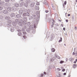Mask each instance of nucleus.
Returning <instances> with one entry per match:
<instances>
[{
	"label": "nucleus",
	"mask_w": 77,
	"mask_h": 77,
	"mask_svg": "<svg viewBox=\"0 0 77 77\" xmlns=\"http://www.w3.org/2000/svg\"><path fill=\"white\" fill-rule=\"evenodd\" d=\"M23 16L24 18L27 20V16H29L30 15V9H24L23 10Z\"/></svg>",
	"instance_id": "nucleus-1"
},
{
	"label": "nucleus",
	"mask_w": 77,
	"mask_h": 77,
	"mask_svg": "<svg viewBox=\"0 0 77 77\" xmlns=\"http://www.w3.org/2000/svg\"><path fill=\"white\" fill-rule=\"evenodd\" d=\"M31 3V1L30 0H26L25 3L24 4V6L26 8H27L29 6L28 4H29Z\"/></svg>",
	"instance_id": "nucleus-2"
},
{
	"label": "nucleus",
	"mask_w": 77,
	"mask_h": 77,
	"mask_svg": "<svg viewBox=\"0 0 77 77\" xmlns=\"http://www.w3.org/2000/svg\"><path fill=\"white\" fill-rule=\"evenodd\" d=\"M18 24V26L20 28L23 27V20H22V19L20 20V22Z\"/></svg>",
	"instance_id": "nucleus-3"
},
{
	"label": "nucleus",
	"mask_w": 77,
	"mask_h": 77,
	"mask_svg": "<svg viewBox=\"0 0 77 77\" xmlns=\"http://www.w3.org/2000/svg\"><path fill=\"white\" fill-rule=\"evenodd\" d=\"M36 27V23H35L33 25L30 26L29 27V29H31V30H33V29H35Z\"/></svg>",
	"instance_id": "nucleus-4"
},
{
	"label": "nucleus",
	"mask_w": 77,
	"mask_h": 77,
	"mask_svg": "<svg viewBox=\"0 0 77 77\" xmlns=\"http://www.w3.org/2000/svg\"><path fill=\"white\" fill-rule=\"evenodd\" d=\"M31 25V23L30 22H28L26 24V25L25 26V28L27 29V28L28 27H30Z\"/></svg>",
	"instance_id": "nucleus-5"
},
{
	"label": "nucleus",
	"mask_w": 77,
	"mask_h": 77,
	"mask_svg": "<svg viewBox=\"0 0 77 77\" xmlns=\"http://www.w3.org/2000/svg\"><path fill=\"white\" fill-rule=\"evenodd\" d=\"M15 16V13H11L10 17H11V18H14Z\"/></svg>",
	"instance_id": "nucleus-6"
},
{
	"label": "nucleus",
	"mask_w": 77,
	"mask_h": 77,
	"mask_svg": "<svg viewBox=\"0 0 77 77\" xmlns=\"http://www.w3.org/2000/svg\"><path fill=\"white\" fill-rule=\"evenodd\" d=\"M35 6V3L34 2H32L30 4V6L31 7V8H33Z\"/></svg>",
	"instance_id": "nucleus-7"
},
{
	"label": "nucleus",
	"mask_w": 77,
	"mask_h": 77,
	"mask_svg": "<svg viewBox=\"0 0 77 77\" xmlns=\"http://www.w3.org/2000/svg\"><path fill=\"white\" fill-rule=\"evenodd\" d=\"M19 13L20 14H23V10L22 9H20L19 11Z\"/></svg>",
	"instance_id": "nucleus-8"
},
{
	"label": "nucleus",
	"mask_w": 77,
	"mask_h": 77,
	"mask_svg": "<svg viewBox=\"0 0 77 77\" xmlns=\"http://www.w3.org/2000/svg\"><path fill=\"white\" fill-rule=\"evenodd\" d=\"M11 9L12 11H14V12H15V11H16L17 10V8L15 7H12L11 8Z\"/></svg>",
	"instance_id": "nucleus-9"
},
{
	"label": "nucleus",
	"mask_w": 77,
	"mask_h": 77,
	"mask_svg": "<svg viewBox=\"0 0 77 77\" xmlns=\"http://www.w3.org/2000/svg\"><path fill=\"white\" fill-rule=\"evenodd\" d=\"M16 17L17 18H20L21 17V15L20 14H17L16 15Z\"/></svg>",
	"instance_id": "nucleus-10"
},
{
	"label": "nucleus",
	"mask_w": 77,
	"mask_h": 77,
	"mask_svg": "<svg viewBox=\"0 0 77 77\" xmlns=\"http://www.w3.org/2000/svg\"><path fill=\"white\" fill-rule=\"evenodd\" d=\"M14 6L16 8H18L19 7V4L18 3H15L14 4Z\"/></svg>",
	"instance_id": "nucleus-11"
},
{
	"label": "nucleus",
	"mask_w": 77,
	"mask_h": 77,
	"mask_svg": "<svg viewBox=\"0 0 77 77\" xmlns=\"http://www.w3.org/2000/svg\"><path fill=\"white\" fill-rule=\"evenodd\" d=\"M3 13L4 14H7L8 13V11L7 10H5L3 11Z\"/></svg>",
	"instance_id": "nucleus-12"
},
{
	"label": "nucleus",
	"mask_w": 77,
	"mask_h": 77,
	"mask_svg": "<svg viewBox=\"0 0 77 77\" xmlns=\"http://www.w3.org/2000/svg\"><path fill=\"white\" fill-rule=\"evenodd\" d=\"M10 30L11 32H14V28L11 27V28Z\"/></svg>",
	"instance_id": "nucleus-13"
},
{
	"label": "nucleus",
	"mask_w": 77,
	"mask_h": 77,
	"mask_svg": "<svg viewBox=\"0 0 77 77\" xmlns=\"http://www.w3.org/2000/svg\"><path fill=\"white\" fill-rule=\"evenodd\" d=\"M35 9L37 11H38V10L39 9V6L38 5H36Z\"/></svg>",
	"instance_id": "nucleus-14"
},
{
	"label": "nucleus",
	"mask_w": 77,
	"mask_h": 77,
	"mask_svg": "<svg viewBox=\"0 0 77 77\" xmlns=\"http://www.w3.org/2000/svg\"><path fill=\"white\" fill-rule=\"evenodd\" d=\"M7 10L9 12H12V8L11 7L8 8H7Z\"/></svg>",
	"instance_id": "nucleus-15"
},
{
	"label": "nucleus",
	"mask_w": 77,
	"mask_h": 77,
	"mask_svg": "<svg viewBox=\"0 0 77 77\" xmlns=\"http://www.w3.org/2000/svg\"><path fill=\"white\" fill-rule=\"evenodd\" d=\"M55 59H56V58H57V59H60V57H59L57 54H55Z\"/></svg>",
	"instance_id": "nucleus-16"
},
{
	"label": "nucleus",
	"mask_w": 77,
	"mask_h": 77,
	"mask_svg": "<svg viewBox=\"0 0 77 77\" xmlns=\"http://www.w3.org/2000/svg\"><path fill=\"white\" fill-rule=\"evenodd\" d=\"M12 24L14 26H15L17 25V23L15 22V21H13Z\"/></svg>",
	"instance_id": "nucleus-17"
},
{
	"label": "nucleus",
	"mask_w": 77,
	"mask_h": 77,
	"mask_svg": "<svg viewBox=\"0 0 77 77\" xmlns=\"http://www.w3.org/2000/svg\"><path fill=\"white\" fill-rule=\"evenodd\" d=\"M15 22L17 23L18 24L20 22V21L18 19H16Z\"/></svg>",
	"instance_id": "nucleus-18"
},
{
	"label": "nucleus",
	"mask_w": 77,
	"mask_h": 77,
	"mask_svg": "<svg viewBox=\"0 0 77 77\" xmlns=\"http://www.w3.org/2000/svg\"><path fill=\"white\" fill-rule=\"evenodd\" d=\"M55 59H56V58H55V57H54H54H53V58L51 59L50 60H51V62H53V61Z\"/></svg>",
	"instance_id": "nucleus-19"
},
{
	"label": "nucleus",
	"mask_w": 77,
	"mask_h": 77,
	"mask_svg": "<svg viewBox=\"0 0 77 77\" xmlns=\"http://www.w3.org/2000/svg\"><path fill=\"white\" fill-rule=\"evenodd\" d=\"M8 24H11V23H12V21L11 20H8L7 21Z\"/></svg>",
	"instance_id": "nucleus-20"
},
{
	"label": "nucleus",
	"mask_w": 77,
	"mask_h": 77,
	"mask_svg": "<svg viewBox=\"0 0 77 77\" xmlns=\"http://www.w3.org/2000/svg\"><path fill=\"white\" fill-rule=\"evenodd\" d=\"M4 2L1 1L0 2V5H1V6H2V5H3V4H4Z\"/></svg>",
	"instance_id": "nucleus-21"
},
{
	"label": "nucleus",
	"mask_w": 77,
	"mask_h": 77,
	"mask_svg": "<svg viewBox=\"0 0 77 77\" xmlns=\"http://www.w3.org/2000/svg\"><path fill=\"white\" fill-rule=\"evenodd\" d=\"M5 20H9L10 19V17H9L7 16L5 17Z\"/></svg>",
	"instance_id": "nucleus-22"
},
{
	"label": "nucleus",
	"mask_w": 77,
	"mask_h": 77,
	"mask_svg": "<svg viewBox=\"0 0 77 77\" xmlns=\"http://www.w3.org/2000/svg\"><path fill=\"white\" fill-rule=\"evenodd\" d=\"M69 60L71 62H72V61L74 60V59L73 58H70L69 59Z\"/></svg>",
	"instance_id": "nucleus-23"
},
{
	"label": "nucleus",
	"mask_w": 77,
	"mask_h": 77,
	"mask_svg": "<svg viewBox=\"0 0 77 77\" xmlns=\"http://www.w3.org/2000/svg\"><path fill=\"white\" fill-rule=\"evenodd\" d=\"M30 29H29V28H27L26 29V31L27 32H30Z\"/></svg>",
	"instance_id": "nucleus-24"
},
{
	"label": "nucleus",
	"mask_w": 77,
	"mask_h": 77,
	"mask_svg": "<svg viewBox=\"0 0 77 77\" xmlns=\"http://www.w3.org/2000/svg\"><path fill=\"white\" fill-rule=\"evenodd\" d=\"M23 22V25H26V22L25 21H22Z\"/></svg>",
	"instance_id": "nucleus-25"
},
{
	"label": "nucleus",
	"mask_w": 77,
	"mask_h": 77,
	"mask_svg": "<svg viewBox=\"0 0 77 77\" xmlns=\"http://www.w3.org/2000/svg\"><path fill=\"white\" fill-rule=\"evenodd\" d=\"M14 28L16 29H19V28H20V27L17 26H14Z\"/></svg>",
	"instance_id": "nucleus-26"
},
{
	"label": "nucleus",
	"mask_w": 77,
	"mask_h": 77,
	"mask_svg": "<svg viewBox=\"0 0 77 77\" xmlns=\"http://www.w3.org/2000/svg\"><path fill=\"white\" fill-rule=\"evenodd\" d=\"M24 4H25V3H24V2H22L21 3L20 5H21V6H23V5H24Z\"/></svg>",
	"instance_id": "nucleus-27"
},
{
	"label": "nucleus",
	"mask_w": 77,
	"mask_h": 77,
	"mask_svg": "<svg viewBox=\"0 0 77 77\" xmlns=\"http://www.w3.org/2000/svg\"><path fill=\"white\" fill-rule=\"evenodd\" d=\"M51 51L52 52H54L55 51V49L54 48H52L51 49Z\"/></svg>",
	"instance_id": "nucleus-28"
},
{
	"label": "nucleus",
	"mask_w": 77,
	"mask_h": 77,
	"mask_svg": "<svg viewBox=\"0 0 77 77\" xmlns=\"http://www.w3.org/2000/svg\"><path fill=\"white\" fill-rule=\"evenodd\" d=\"M62 38L61 37L60 38V39L59 40L58 42H62Z\"/></svg>",
	"instance_id": "nucleus-29"
},
{
	"label": "nucleus",
	"mask_w": 77,
	"mask_h": 77,
	"mask_svg": "<svg viewBox=\"0 0 77 77\" xmlns=\"http://www.w3.org/2000/svg\"><path fill=\"white\" fill-rule=\"evenodd\" d=\"M32 17H33L34 18H36V16L35 14H33L32 15Z\"/></svg>",
	"instance_id": "nucleus-30"
},
{
	"label": "nucleus",
	"mask_w": 77,
	"mask_h": 77,
	"mask_svg": "<svg viewBox=\"0 0 77 77\" xmlns=\"http://www.w3.org/2000/svg\"><path fill=\"white\" fill-rule=\"evenodd\" d=\"M17 35L18 36H21L22 35V33L21 32H19L18 33Z\"/></svg>",
	"instance_id": "nucleus-31"
},
{
	"label": "nucleus",
	"mask_w": 77,
	"mask_h": 77,
	"mask_svg": "<svg viewBox=\"0 0 77 77\" xmlns=\"http://www.w3.org/2000/svg\"><path fill=\"white\" fill-rule=\"evenodd\" d=\"M7 26H8V27H11V24H10V23H8L7 25Z\"/></svg>",
	"instance_id": "nucleus-32"
},
{
	"label": "nucleus",
	"mask_w": 77,
	"mask_h": 77,
	"mask_svg": "<svg viewBox=\"0 0 77 77\" xmlns=\"http://www.w3.org/2000/svg\"><path fill=\"white\" fill-rule=\"evenodd\" d=\"M3 18V17L2 16H0V19L2 20Z\"/></svg>",
	"instance_id": "nucleus-33"
},
{
	"label": "nucleus",
	"mask_w": 77,
	"mask_h": 77,
	"mask_svg": "<svg viewBox=\"0 0 77 77\" xmlns=\"http://www.w3.org/2000/svg\"><path fill=\"white\" fill-rule=\"evenodd\" d=\"M76 67V65L74 64L73 65V67L74 68H75V67Z\"/></svg>",
	"instance_id": "nucleus-34"
},
{
	"label": "nucleus",
	"mask_w": 77,
	"mask_h": 77,
	"mask_svg": "<svg viewBox=\"0 0 77 77\" xmlns=\"http://www.w3.org/2000/svg\"><path fill=\"white\" fill-rule=\"evenodd\" d=\"M39 2H37L36 4V6H39Z\"/></svg>",
	"instance_id": "nucleus-35"
},
{
	"label": "nucleus",
	"mask_w": 77,
	"mask_h": 77,
	"mask_svg": "<svg viewBox=\"0 0 77 77\" xmlns=\"http://www.w3.org/2000/svg\"><path fill=\"white\" fill-rule=\"evenodd\" d=\"M23 35H26V34H27V33H26V32H24L23 31Z\"/></svg>",
	"instance_id": "nucleus-36"
},
{
	"label": "nucleus",
	"mask_w": 77,
	"mask_h": 77,
	"mask_svg": "<svg viewBox=\"0 0 77 77\" xmlns=\"http://www.w3.org/2000/svg\"><path fill=\"white\" fill-rule=\"evenodd\" d=\"M51 38L52 39H53L54 38V37L53 36V35H52L51 36Z\"/></svg>",
	"instance_id": "nucleus-37"
},
{
	"label": "nucleus",
	"mask_w": 77,
	"mask_h": 77,
	"mask_svg": "<svg viewBox=\"0 0 77 77\" xmlns=\"http://www.w3.org/2000/svg\"><path fill=\"white\" fill-rule=\"evenodd\" d=\"M64 61H62V60H61L60 62V63H64Z\"/></svg>",
	"instance_id": "nucleus-38"
},
{
	"label": "nucleus",
	"mask_w": 77,
	"mask_h": 77,
	"mask_svg": "<svg viewBox=\"0 0 77 77\" xmlns=\"http://www.w3.org/2000/svg\"><path fill=\"white\" fill-rule=\"evenodd\" d=\"M3 7L2 6H0V10H2L3 9Z\"/></svg>",
	"instance_id": "nucleus-39"
},
{
	"label": "nucleus",
	"mask_w": 77,
	"mask_h": 77,
	"mask_svg": "<svg viewBox=\"0 0 77 77\" xmlns=\"http://www.w3.org/2000/svg\"><path fill=\"white\" fill-rule=\"evenodd\" d=\"M21 31H22V32H24L25 31V30H24V29L23 28H22L21 29Z\"/></svg>",
	"instance_id": "nucleus-40"
},
{
	"label": "nucleus",
	"mask_w": 77,
	"mask_h": 77,
	"mask_svg": "<svg viewBox=\"0 0 77 77\" xmlns=\"http://www.w3.org/2000/svg\"><path fill=\"white\" fill-rule=\"evenodd\" d=\"M10 0H5V2H9Z\"/></svg>",
	"instance_id": "nucleus-41"
},
{
	"label": "nucleus",
	"mask_w": 77,
	"mask_h": 77,
	"mask_svg": "<svg viewBox=\"0 0 77 77\" xmlns=\"http://www.w3.org/2000/svg\"><path fill=\"white\" fill-rule=\"evenodd\" d=\"M46 37L47 38H49V37H50V34H48V35H47V33Z\"/></svg>",
	"instance_id": "nucleus-42"
},
{
	"label": "nucleus",
	"mask_w": 77,
	"mask_h": 77,
	"mask_svg": "<svg viewBox=\"0 0 77 77\" xmlns=\"http://www.w3.org/2000/svg\"><path fill=\"white\" fill-rule=\"evenodd\" d=\"M64 5H66V1H65L64 2Z\"/></svg>",
	"instance_id": "nucleus-43"
},
{
	"label": "nucleus",
	"mask_w": 77,
	"mask_h": 77,
	"mask_svg": "<svg viewBox=\"0 0 77 77\" xmlns=\"http://www.w3.org/2000/svg\"><path fill=\"white\" fill-rule=\"evenodd\" d=\"M48 12H49L48 10H46L45 11V12H46V13H48Z\"/></svg>",
	"instance_id": "nucleus-44"
},
{
	"label": "nucleus",
	"mask_w": 77,
	"mask_h": 77,
	"mask_svg": "<svg viewBox=\"0 0 77 77\" xmlns=\"http://www.w3.org/2000/svg\"><path fill=\"white\" fill-rule=\"evenodd\" d=\"M11 2H14L15 1V0H11Z\"/></svg>",
	"instance_id": "nucleus-45"
},
{
	"label": "nucleus",
	"mask_w": 77,
	"mask_h": 77,
	"mask_svg": "<svg viewBox=\"0 0 77 77\" xmlns=\"http://www.w3.org/2000/svg\"><path fill=\"white\" fill-rule=\"evenodd\" d=\"M65 71V69H63L62 70V71L63 72H64V71Z\"/></svg>",
	"instance_id": "nucleus-46"
},
{
	"label": "nucleus",
	"mask_w": 77,
	"mask_h": 77,
	"mask_svg": "<svg viewBox=\"0 0 77 77\" xmlns=\"http://www.w3.org/2000/svg\"><path fill=\"white\" fill-rule=\"evenodd\" d=\"M43 75H44V74H43V73H42V74H41V77H43Z\"/></svg>",
	"instance_id": "nucleus-47"
},
{
	"label": "nucleus",
	"mask_w": 77,
	"mask_h": 77,
	"mask_svg": "<svg viewBox=\"0 0 77 77\" xmlns=\"http://www.w3.org/2000/svg\"><path fill=\"white\" fill-rule=\"evenodd\" d=\"M57 69L58 71H60V69L59 68H57Z\"/></svg>",
	"instance_id": "nucleus-48"
},
{
	"label": "nucleus",
	"mask_w": 77,
	"mask_h": 77,
	"mask_svg": "<svg viewBox=\"0 0 77 77\" xmlns=\"http://www.w3.org/2000/svg\"><path fill=\"white\" fill-rule=\"evenodd\" d=\"M23 38H24V39H26V35L23 36Z\"/></svg>",
	"instance_id": "nucleus-49"
},
{
	"label": "nucleus",
	"mask_w": 77,
	"mask_h": 77,
	"mask_svg": "<svg viewBox=\"0 0 77 77\" xmlns=\"http://www.w3.org/2000/svg\"><path fill=\"white\" fill-rule=\"evenodd\" d=\"M66 23H68V19L66 20Z\"/></svg>",
	"instance_id": "nucleus-50"
},
{
	"label": "nucleus",
	"mask_w": 77,
	"mask_h": 77,
	"mask_svg": "<svg viewBox=\"0 0 77 77\" xmlns=\"http://www.w3.org/2000/svg\"><path fill=\"white\" fill-rule=\"evenodd\" d=\"M75 54V52H73L72 55H73V56H74V55Z\"/></svg>",
	"instance_id": "nucleus-51"
},
{
	"label": "nucleus",
	"mask_w": 77,
	"mask_h": 77,
	"mask_svg": "<svg viewBox=\"0 0 77 77\" xmlns=\"http://www.w3.org/2000/svg\"><path fill=\"white\" fill-rule=\"evenodd\" d=\"M66 73H63L64 75H66Z\"/></svg>",
	"instance_id": "nucleus-52"
},
{
	"label": "nucleus",
	"mask_w": 77,
	"mask_h": 77,
	"mask_svg": "<svg viewBox=\"0 0 77 77\" xmlns=\"http://www.w3.org/2000/svg\"><path fill=\"white\" fill-rule=\"evenodd\" d=\"M17 30L18 32H21V30L20 29H17Z\"/></svg>",
	"instance_id": "nucleus-53"
},
{
	"label": "nucleus",
	"mask_w": 77,
	"mask_h": 77,
	"mask_svg": "<svg viewBox=\"0 0 77 77\" xmlns=\"http://www.w3.org/2000/svg\"><path fill=\"white\" fill-rule=\"evenodd\" d=\"M61 27H63V24H61Z\"/></svg>",
	"instance_id": "nucleus-54"
},
{
	"label": "nucleus",
	"mask_w": 77,
	"mask_h": 77,
	"mask_svg": "<svg viewBox=\"0 0 77 77\" xmlns=\"http://www.w3.org/2000/svg\"><path fill=\"white\" fill-rule=\"evenodd\" d=\"M67 14V13H66L65 14V17H67V15H66V14Z\"/></svg>",
	"instance_id": "nucleus-55"
},
{
	"label": "nucleus",
	"mask_w": 77,
	"mask_h": 77,
	"mask_svg": "<svg viewBox=\"0 0 77 77\" xmlns=\"http://www.w3.org/2000/svg\"><path fill=\"white\" fill-rule=\"evenodd\" d=\"M63 30H64L65 31V27L63 28Z\"/></svg>",
	"instance_id": "nucleus-56"
},
{
	"label": "nucleus",
	"mask_w": 77,
	"mask_h": 77,
	"mask_svg": "<svg viewBox=\"0 0 77 77\" xmlns=\"http://www.w3.org/2000/svg\"><path fill=\"white\" fill-rule=\"evenodd\" d=\"M70 15H71L70 14H69L68 15V17H69V16H70Z\"/></svg>",
	"instance_id": "nucleus-57"
},
{
	"label": "nucleus",
	"mask_w": 77,
	"mask_h": 77,
	"mask_svg": "<svg viewBox=\"0 0 77 77\" xmlns=\"http://www.w3.org/2000/svg\"><path fill=\"white\" fill-rule=\"evenodd\" d=\"M39 18V17H37V21H38V19Z\"/></svg>",
	"instance_id": "nucleus-58"
},
{
	"label": "nucleus",
	"mask_w": 77,
	"mask_h": 77,
	"mask_svg": "<svg viewBox=\"0 0 77 77\" xmlns=\"http://www.w3.org/2000/svg\"><path fill=\"white\" fill-rule=\"evenodd\" d=\"M33 32H34V33H35V30H34L33 31L32 33H33Z\"/></svg>",
	"instance_id": "nucleus-59"
},
{
	"label": "nucleus",
	"mask_w": 77,
	"mask_h": 77,
	"mask_svg": "<svg viewBox=\"0 0 77 77\" xmlns=\"http://www.w3.org/2000/svg\"><path fill=\"white\" fill-rule=\"evenodd\" d=\"M44 74L45 75V74H46V72H44Z\"/></svg>",
	"instance_id": "nucleus-60"
},
{
	"label": "nucleus",
	"mask_w": 77,
	"mask_h": 77,
	"mask_svg": "<svg viewBox=\"0 0 77 77\" xmlns=\"http://www.w3.org/2000/svg\"><path fill=\"white\" fill-rule=\"evenodd\" d=\"M53 25H52L51 26V27L52 28H53Z\"/></svg>",
	"instance_id": "nucleus-61"
},
{
	"label": "nucleus",
	"mask_w": 77,
	"mask_h": 77,
	"mask_svg": "<svg viewBox=\"0 0 77 77\" xmlns=\"http://www.w3.org/2000/svg\"><path fill=\"white\" fill-rule=\"evenodd\" d=\"M76 61H74L73 62L74 63H76Z\"/></svg>",
	"instance_id": "nucleus-62"
},
{
	"label": "nucleus",
	"mask_w": 77,
	"mask_h": 77,
	"mask_svg": "<svg viewBox=\"0 0 77 77\" xmlns=\"http://www.w3.org/2000/svg\"><path fill=\"white\" fill-rule=\"evenodd\" d=\"M8 5H11V3H8Z\"/></svg>",
	"instance_id": "nucleus-63"
},
{
	"label": "nucleus",
	"mask_w": 77,
	"mask_h": 77,
	"mask_svg": "<svg viewBox=\"0 0 77 77\" xmlns=\"http://www.w3.org/2000/svg\"><path fill=\"white\" fill-rule=\"evenodd\" d=\"M75 61H76V62H77V59H76V60H75Z\"/></svg>",
	"instance_id": "nucleus-64"
}]
</instances>
